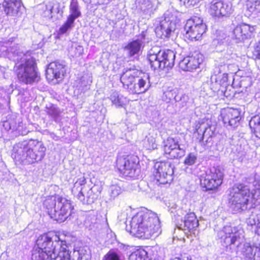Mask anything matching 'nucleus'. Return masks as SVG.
I'll return each instance as SVG.
<instances>
[{"instance_id": "obj_1", "label": "nucleus", "mask_w": 260, "mask_h": 260, "mask_svg": "<svg viewBox=\"0 0 260 260\" xmlns=\"http://www.w3.org/2000/svg\"><path fill=\"white\" fill-rule=\"evenodd\" d=\"M36 245L32 251V260H69V247L56 234L39 236Z\"/></svg>"}, {"instance_id": "obj_2", "label": "nucleus", "mask_w": 260, "mask_h": 260, "mask_svg": "<svg viewBox=\"0 0 260 260\" xmlns=\"http://www.w3.org/2000/svg\"><path fill=\"white\" fill-rule=\"evenodd\" d=\"M230 208L234 213L241 212L260 205L259 185L237 183L228 190Z\"/></svg>"}, {"instance_id": "obj_3", "label": "nucleus", "mask_w": 260, "mask_h": 260, "mask_svg": "<svg viewBox=\"0 0 260 260\" xmlns=\"http://www.w3.org/2000/svg\"><path fill=\"white\" fill-rule=\"evenodd\" d=\"M126 231L139 238L157 237L161 233L159 218L155 213L142 210L133 216L129 224L126 223Z\"/></svg>"}, {"instance_id": "obj_4", "label": "nucleus", "mask_w": 260, "mask_h": 260, "mask_svg": "<svg viewBox=\"0 0 260 260\" xmlns=\"http://www.w3.org/2000/svg\"><path fill=\"white\" fill-rule=\"evenodd\" d=\"M46 148L37 140L23 141L16 144L12 157L16 165L25 166L41 160L45 156Z\"/></svg>"}, {"instance_id": "obj_5", "label": "nucleus", "mask_w": 260, "mask_h": 260, "mask_svg": "<svg viewBox=\"0 0 260 260\" xmlns=\"http://www.w3.org/2000/svg\"><path fill=\"white\" fill-rule=\"evenodd\" d=\"M120 81L123 87L131 94L144 93L151 85L149 74L142 73L134 67L124 69Z\"/></svg>"}, {"instance_id": "obj_6", "label": "nucleus", "mask_w": 260, "mask_h": 260, "mask_svg": "<svg viewBox=\"0 0 260 260\" xmlns=\"http://www.w3.org/2000/svg\"><path fill=\"white\" fill-rule=\"evenodd\" d=\"M43 205L50 217L59 222L67 220L74 210L70 200L59 196L47 197Z\"/></svg>"}, {"instance_id": "obj_7", "label": "nucleus", "mask_w": 260, "mask_h": 260, "mask_svg": "<svg viewBox=\"0 0 260 260\" xmlns=\"http://www.w3.org/2000/svg\"><path fill=\"white\" fill-rule=\"evenodd\" d=\"M147 58L153 70L171 69L174 65L175 53L171 50L154 47L149 51Z\"/></svg>"}, {"instance_id": "obj_8", "label": "nucleus", "mask_w": 260, "mask_h": 260, "mask_svg": "<svg viewBox=\"0 0 260 260\" xmlns=\"http://www.w3.org/2000/svg\"><path fill=\"white\" fill-rule=\"evenodd\" d=\"M222 238L226 251L238 254L239 247L244 241V231L240 226L226 225L224 226Z\"/></svg>"}, {"instance_id": "obj_9", "label": "nucleus", "mask_w": 260, "mask_h": 260, "mask_svg": "<svg viewBox=\"0 0 260 260\" xmlns=\"http://www.w3.org/2000/svg\"><path fill=\"white\" fill-rule=\"evenodd\" d=\"M18 79L25 84H31L37 81L38 73L35 59L32 57L25 59L18 66L16 71Z\"/></svg>"}, {"instance_id": "obj_10", "label": "nucleus", "mask_w": 260, "mask_h": 260, "mask_svg": "<svg viewBox=\"0 0 260 260\" xmlns=\"http://www.w3.org/2000/svg\"><path fill=\"white\" fill-rule=\"evenodd\" d=\"M223 178V170L217 167H212L207 169L200 177L202 186L206 190L217 188L222 183Z\"/></svg>"}, {"instance_id": "obj_11", "label": "nucleus", "mask_w": 260, "mask_h": 260, "mask_svg": "<svg viewBox=\"0 0 260 260\" xmlns=\"http://www.w3.org/2000/svg\"><path fill=\"white\" fill-rule=\"evenodd\" d=\"M186 145L178 137H169L163 141V150L166 156L170 159L180 158L185 154Z\"/></svg>"}, {"instance_id": "obj_12", "label": "nucleus", "mask_w": 260, "mask_h": 260, "mask_svg": "<svg viewBox=\"0 0 260 260\" xmlns=\"http://www.w3.org/2000/svg\"><path fill=\"white\" fill-rule=\"evenodd\" d=\"M174 168L169 161L156 162L153 172L155 183L158 185L170 184L173 179Z\"/></svg>"}, {"instance_id": "obj_13", "label": "nucleus", "mask_w": 260, "mask_h": 260, "mask_svg": "<svg viewBox=\"0 0 260 260\" xmlns=\"http://www.w3.org/2000/svg\"><path fill=\"white\" fill-rule=\"evenodd\" d=\"M158 22L159 24L155 28L157 36L162 39L169 38L171 32L176 29V17L171 12L167 11Z\"/></svg>"}, {"instance_id": "obj_14", "label": "nucleus", "mask_w": 260, "mask_h": 260, "mask_svg": "<svg viewBox=\"0 0 260 260\" xmlns=\"http://www.w3.org/2000/svg\"><path fill=\"white\" fill-rule=\"evenodd\" d=\"M185 37L191 41L200 40L206 30V25L200 17L195 16L187 20L184 26Z\"/></svg>"}, {"instance_id": "obj_15", "label": "nucleus", "mask_w": 260, "mask_h": 260, "mask_svg": "<svg viewBox=\"0 0 260 260\" xmlns=\"http://www.w3.org/2000/svg\"><path fill=\"white\" fill-rule=\"evenodd\" d=\"M139 158L136 156H128L119 158L117 160V166L121 174L125 177H135L139 173L138 167Z\"/></svg>"}, {"instance_id": "obj_16", "label": "nucleus", "mask_w": 260, "mask_h": 260, "mask_svg": "<svg viewBox=\"0 0 260 260\" xmlns=\"http://www.w3.org/2000/svg\"><path fill=\"white\" fill-rule=\"evenodd\" d=\"M233 11L232 3L222 0H212L208 10L210 15L215 19L228 17Z\"/></svg>"}, {"instance_id": "obj_17", "label": "nucleus", "mask_w": 260, "mask_h": 260, "mask_svg": "<svg viewBox=\"0 0 260 260\" xmlns=\"http://www.w3.org/2000/svg\"><path fill=\"white\" fill-rule=\"evenodd\" d=\"M81 12L77 0H71L69 6V15L66 22L60 26L59 35H63L74 26L76 19L81 16Z\"/></svg>"}, {"instance_id": "obj_18", "label": "nucleus", "mask_w": 260, "mask_h": 260, "mask_svg": "<svg viewBox=\"0 0 260 260\" xmlns=\"http://www.w3.org/2000/svg\"><path fill=\"white\" fill-rule=\"evenodd\" d=\"M146 35L142 31L135 40L129 42L124 48L126 55L133 60L137 59L141 54Z\"/></svg>"}, {"instance_id": "obj_19", "label": "nucleus", "mask_w": 260, "mask_h": 260, "mask_svg": "<svg viewBox=\"0 0 260 260\" xmlns=\"http://www.w3.org/2000/svg\"><path fill=\"white\" fill-rule=\"evenodd\" d=\"M203 61V55L198 51L184 57L179 62V67L183 71H192L199 67Z\"/></svg>"}, {"instance_id": "obj_20", "label": "nucleus", "mask_w": 260, "mask_h": 260, "mask_svg": "<svg viewBox=\"0 0 260 260\" xmlns=\"http://www.w3.org/2000/svg\"><path fill=\"white\" fill-rule=\"evenodd\" d=\"M157 0H137L136 6L142 17L149 19L157 9Z\"/></svg>"}, {"instance_id": "obj_21", "label": "nucleus", "mask_w": 260, "mask_h": 260, "mask_svg": "<svg viewBox=\"0 0 260 260\" xmlns=\"http://www.w3.org/2000/svg\"><path fill=\"white\" fill-rule=\"evenodd\" d=\"M2 8L9 16H20L25 9L21 0H4Z\"/></svg>"}, {"instance_id": "obj_22", "label": "nucleus", "mask_w": 260, "mask_h": 260, "mask_svg": "<svg viewBox=\"0 0 260 260\" xmlns=\"http://www.w3.org/2000/svg\"><path fill=\"white\" fill-rule=\"evenodd\" d=\"M64 68L65 66L59 61L50 63L46 70V78L49 81L54 79L61 80L65 73Z\"/></svg>"}, {"instance_id": "obj_23", "label": "nucleus", "mask_w": 260, "mask_h": 260, "mask_svg": "<svg viewBox=\"0 0 260 260\" xmlns=\"http://www.w3.org/2000/svg\"><path fill=\"white\" fill-rule=\"evenodd\" d=\"M199 226V221L193 212L187 213L184 220L180 224L179 228L183 230L187 235H195L197 229Z\"/></svg>"}, {"instance_id": "obj_24", "label": "nucleus", "mask_w": 260, "mask_h": 260, "mask_svg": "<svg viewBox=\"0 0 260 260\" xmlns=\"http://www.w3.org/2000/svg\"><path fill=\"white\" fill-rule=\"evenodd\" d=\"M240 114L238 109L227 108L221 111L220 116L225 126L235 127L241 119Z\"/></svg>"}, {"instance_id": "obj_25", "label": "nucleus", "mask_w": 260, "mask_h": 260, "mask_svg": "<svg viewBox=\"0 0 260 260\" xmlns=\"http://www.w3.org/2000/svg\"><path fill=\"white\" fill-rule=\"evenodd\" d=\"M254 30V27L248 24H239L233 29L232 38L236 40V43L242 42L249 38Z\"/></svg>"}, {"instance_id": "obj_26", "label": "nucleus", "mask_w": 260, "mask_h": 260, "mask_svg": "<svg viewBox=\"0 0 260 260\" xmlns=\"http://www.w3.org/2000/svg\"><path fill=\"white\" fill-rule=\"evenodd\" d=\"M211 88L214 91L218 90L221 86L228 85V76L226 73H221L219 68H216L214 74L211 76Z\"/></svg>"}, {"instance_id": "obj_27", "label": "nucleus", "mask_w": 260, "mask_h": 260, "mask_svg": "<svg viewBox=\"0 0 260 260\" xmlns=\"http://www.w3.org/2000/svg\"><path fill=\"white\" fill-rule=\"evenodd\" d=\"M243 260H260V247L246 243L241 251Z\"/></svg>"}, {"instance_id": "obj_28", "label": "nucleus", "mask_w": 260, "mask_h": 260, "mask_svg": "<svg viewBox=\"0 0 260 260\" xmlns=\"http://www.w3.org/2000/svg\"><path fill=\"white\" fill-rule=\"evenodd\" d=\"M110 99L116 107H123L127 103V100L125 97L116 91L111 93Z\"/></svg>"}, {"instance_id": "obj_29", "label": "nucleus", "mask_w": 260, "mask_h": 260, "mask_svg": "<svg viewBox=\"0 0 260 260\" xmlns=\"http://www.w3.org/2000/svg\"><path fill=\"white\" fill-rule=\"evenodd\" d=\"M249 124L255 136L260 139V115L253 116L249 121Z\"/></svg>"}, {"instance_id": "obj_30", "label": "nucleus", "mask_w": 260, "mask_h": 260, "mask_svg": "<svg viewBox=\"0 0 260 260\" xmlns=\"http://www.w3.org/2000/svg\"><path fill=\"white\" fill-rule=\"evenodd\" d=\"M46 112L55 122H58L61 119V111L55 105H50L46 107Z\"/></svg>"}, {"instance_id": "obj_31", "label": "nucleus", "mask_w": 260, "mask_h": 260, "mask_svg": "<svg viewBox=\"0 0 260 260\" xmlns=\"http://www.w3.org/2000/svg\"><path fill=\"white\" fill-rule=\"evenodd\" d=\"M147 258V252L143 249H137L129 256V260H145Z\"/></svg>"}, {"instance_id": "obj_32", "label": "nucleus", "mask_w": 260, "mask_h": 260, "mask_svg": "<svg viewBox=\"0 0 260 260\" xmlns=\"http://www.w3.org/2000/svg\"><path fill=\"white\" fill-rule=\"evenodd\" d=\"M163 99L167 103L173 100L175 102L179 101L180 98L177 96V90H168L165 91L164 93Z\"/></svg>"}, {"instance_id": "obj_33", "label": "nucleus", "mask_w": 260, "mask_h": 260, "mask_svg": "<svg viewBox=\"0 0 260 260\" xmlns=\"http://www.w3.org/2000/svg\"><path fill=\"white\" fill-rule=\"evenodd\" d=\"M144 147L147 150H154L157 148V145L155 139L152 136H147L143 142Z\"/></svg>"}, {"instance_id": "obj_34", "label": "nucleus", "mask_w": 260, "mask_h": 260, "mask_svg": "<svg viewBox=\"0 0 260 260\" xmlns=\"http://www.w3.org/2000/svg\"><path fill=\"white\" fill-rule=\"evenodd\" d=\"M198 133H202V140H203L206 137L209 138L211 136L212 132L211 133L210 126H207L206 124L203 123L197 128Z\"/></svg>"}, {"instance_id": "obj_35", "label": "nucleus", "mask_w": 260, "mask_h": 260, "mask_svg": "<svg viewBox=\"0 0 260 260\" xmlns=\"http://www.w3.org/2000/svg\"><path fill=\"white\" fill-rule=\"evenodd\" d=\"M121 193V187L117 184L111 185L109 189L110 199L114 200Z\"/></svg>"}, {"instance_id": "obj_36", "label": "nucleus", "mask_w": 260, "mask_h": 260, "mask_svg": "<svg viewBox=\"0 0 260 260\" xmlns=\"http://www.w3.org/2000/svg\"><path fill=\"white\" fill-rule=\"evenodd\" d=\"M86 183V179L84 175L80 174L78 176V178L74 183L73 188H72V193H75L78 191L79 188L83 189V187Z\"/></svg>"}, {"instance_id": "obj_37", "label": "nucleus", "mask_w": 260, "mask_h": 260, "mask_svg": "<svg viewBox=\"0 0 260 260\" xmlns=\"http://www.w3.org/2000/svg\"><path fill=\"white\" fill-rule=\"evenodd\" d=\"M83 48L82 46L76 44L72 46L69 50V53L73 57H78L80 56L83 53Z\"/></svg>"}, {"instance_id": "obj_38", "label": "nucleus", "mask_w": 260, "mask_h": 260, "mask_svg": "<svg viewBox=\"0 0 260 260\" xmlns=\"http://www.w3.org/2000/svg\"><path fill=\"white\" fill-rule=\"evenodd\" d=\"M197 159V154L194 152L189 153L185 157L184 164L187 166L194 165Z\"/></svg>"}, {"instance_id": "obj_39", "label": "nucleus", "mask_w": 260, "mask_h": 260, "mask_svg": "<svg viewBox=\"0 0 260 260\" xmlns=\"http://www.w3.org/2000/svg\"><path fill=\"white\" fill-rule=\"evenodd\" d=\"M102 260H121L120 255L113 250H110Z\"/></svg>"}, {"instance_id": "obj_40", "label": "nucleus", "mask_w": 260, "mask_h": 260, "mask_svg": "<svg viewBox=\"0 0 260 260\" xmlns=\"http://www.w3.org/2000/svg\"><path fill=\"white\" fill-rule=\"evenodd\" d=\"M260 218V215L256 216L251 215L247 220V223L251 226L255 225H256L257 222Z\"/></svg>"}, {"instance_id": "obj_41", "label": "nucleus", "mask_w": 260, "mask_h": 260, "mask_svg": "<svg viewBox=\"0 0 260 260\" xmlns=\"http://www.w3.org/2000/svg\"><path fill=\"white\" fill-rule=\"evenodd\" d=\"M53 7H52L51 5L47 6L46 10L44 12L45 16L46 17H48L49 18H52L53 17Z\"/></svg>"}, {"instance_id": "obj_42", "label": "nucleus", "mask_w": 260, "mask_h": 260, "mask_svg": "<svg viewBox=\"0 0 260 260\" xmlns=\"http://www.w3.org/2000/svg\"><path fill=\"white\" fill-rule=\"evenodd\" d=\"M79 260H88L89 258V255L88 254H85L83 252V249H80L78 251Z\"/></svg>"}, {"instance_id": "obj_43", "label": "nucleus", "mask_w": 260, "mask_h": 260, "mask_svg": "<svg viewBox=\"0 0 260 260\" xmlns=\"http://www.w3.org/2000/svg\"><path fill=\"white\" fill-rule=\"evenodd\" d=\"M254 55L257 59L260 60V42H258L255 46Z\"/></svg>"}, {"instance_id": "obj_44", "label": "nucleus", "mask_w": 260, "mask_h": 260, "mask_svg": "<svg viewBox=\"0 0 260 260\" xmlns=\"http://www.w3.org/2000/svg\"><path fill=\"white\" fill-rule=\"evenodd\" d=\"M82 188H79L78 191L75 193H73L75 196H76L77 198L81 202L84 201V196L82 191Z\"/></svg>"}, {"instance_id": "obj_45", "label": "nucleus", "mask_w": 260, "mask_h": 260, "mask_svg": "<svg viewBox=\"0 0 260 260\" xmlns=\"http://www.w3.org/2000/svg\"><path fill=\"white\" fill-rule=\"evenodd\" d=\"M252 5L251 8H253L257 11L260 12V0H251Z\"/></svg>"}, {"instance_id": "obj_46", "label": "nucleus", "mask_w": 260, "mask_h": 260, "mask_svg": "<svg viewBox=\"0 0 260 260\" xmlns=\"http://www.w3.org/2000/svg\"><path fill=\"white\" fill-rule=\"evenodd\" d=\"M9 125V129L14 130L16 129V126L13 123H10L8 121H5L4 123V126L7 127ZM7 128V127H6Z\"/></svg>"}, {"instance_id": "obj_47", "label": "nucleus", "mask_w": 260, "mask_h": 260, "mask_svg": "<svg viewBox=\"0 0 260 260\" xmlns=\"http://www.w3.org/2000/svg\"><path fill=\"white\" fill-rule=\"evenodd\" d=\"M172 260H191L188 258V257H176L174 258Z\"/></svg>"}, {"instance_id": "obj_48", "label": "nucleus", "mask_w": 260, "mask_h": 260, "mask_svg": "<svg viewBox=\"0 0 260 260\" xmlns=\"http://www.w3.org/2000/svg\"><path fill=\"white\" fill-rule=\"evenodd\" d=\"M90 84H88L85 85V87L83 88V90H87L89 88Z\"/></svg>"}, {"instance_id": "obj_49", "label": "nucleus", "mask_w": 260, "mask_h": 260, "mask_svg": "<svg viewBox=\"0 0 260 260\" xmlns=\"http://www.w3.org/2000/svg\"><path fill=\"white\" fill-rule=\"evenodd\" d=\"M71 251L69 249V260H72L71 258Z\"/></svg>"}, {"instance_id": "obj_50", "label": "nucleus", "mask_w": 260, "mask_h": 260, "mask_svg": "<svg viewBox=\"0 0 260 260\" xmlns=\"http://www.w3.org/2000/svg\"><path fill=\"white\" fill-rule=\"evenodd\" d=\"M83 84V81H81V85H82Z\"/></svg>"}]
</instances>
